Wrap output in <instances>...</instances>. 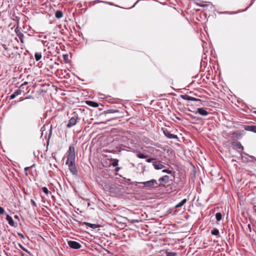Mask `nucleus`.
Instances as JSON below:
<instances>
[{
  "label": "nucleus",
  "mask_w": 256,
  "mask_h": 256,
  "mask_svg": "<svg viewBox=\"0 0 256 256\" xmlns=\"http://www.w3.org/2000/svg\"><path fill=\"white\" fill-rule=\"evenodd\" d=\"M67 154L68 155L66 161H75L76 153L75 149L74 146H69Z\"/></svg>",
  "instance_id": "f257e3e1"
},
{
  "label": "nucleus",
  "mask_w": 256,
  "mask_h": 256,
  "mask_svg": "<svg viewBox=\"0 0 256 256\" xmlns=\"http://www.w3.org/2000/svg\"><path fill=\"white\" fill-rule=\"evenodd\" d=\"M66 164L68 165V170L72 175H76L78 170L76 166L75 161H66Z\"/></svg>",
  "instance_id": "f03ea898"
},
{
  "label": "nucleus",
  "mask_w": 256,
  "mask_h": 256,
  "mask_svg": "<svg viewBox=\"0 0 256 256\" xmlns=\"http://www.w3.org/2000/svg\"><path fill=\"white\" fill-rule=\"evenodd\" d=\"M78 119V114L76 112H74L72 114V116L70 118V119L69 120L68 123L66 125V127L68 128H70L72 126H74L76 124Z\"/></svg>",
  "instance_id": "7ed1b4c3"
},
{
  "label": "nucleus",
  "mask_w": 256,
  "mask_h": 256,
  "mask_svg": "<svg viewBox=\"0 0 256 256\" xmlns=\"http://www.w3.org/2000/svg\"><path fill=\"white\" fill-rule=\"evenodd\" d=\"M232 144L233 148L236 150L238 152L240 153L242 158H244V156L242 155V151L244 150V147L241 144L240 142H232Z\"/></svg>",
  "instance_id": "20e7f679"
},
{
  "label": "nucleus",
  "mask_w": 256,
  "mask_h": 256,
  "mask_svg": "<svg viewBox=\"0 0 256 256\" xmlns=\"http://www.w3.org/2000/svg\"><path fill=\"white\" fill-rule=\"evenodd\" d=\"M138 184H140L144 185L145 187L147 188H152L154 187V185H158V184L156 180L152 179L150 180L144 182H137Z\"/></svg>",
  "instance_id": "39448f33"
},
{
  "label": "nucleus",
  "mask_w": 256,
  "mask_h": 256,
  "mask_svg": "<svg viewBox=\"0 0 256 256\" xmlns=\"http://www.w3.org/2000/svg\"><path fill=\"white\" fill-rule=\"evenodd\" d=\"M68 246L71 248L75 250L80 249L82 247L80 243L74 240H68Z\"/></svg>",
  "instance_id": "423d86ee"
},
{
  "label": "nucleus",
  "mask_w": 256,
  "mask_h": 256,
  "mask_svg": "<svg viewBox=\"0 0 256 256\" xmlns=\"http://www.w3.org/2000/svg\"><path fill=\"white\" fill-rule=\"evenodd\" d=\"M163 131L164 134L169 139H178V136L176 134H171L167 129L163 128L162 129Z\"/></svg>",
  "instance_id": "0eeeda50"
},
{
  "label": "nucleus",
  "mask_w": 256,
  "mask_h": 256,
  "mask_svg": "<svg viewBox=\"0 0 256 256\" xmlns=\"http://www.w3.org/2000/svg\"><path fill=\"white\" fill-rule=\"evenodd\" d=\"M14 32L16 34V36L19 38L20 42L22 43H24V34L22 32H21L20 28H19L18 26L16 28H15Z\"/></svg>",
  "instance_id": "6e6552de"
},
{
  "label": "nucleus",
  "mask_w": 256,
  "mask_h": 256,
  "mask_svg": "<svg viewBox=\"0 0 256 256\" xmlns=\"http://www.w3.org/2000/svg\"><path fill=\"white\" fill-rule=\"evenodd\" d=\"M181 98L183 100H186L188 101H200V99L189 96L187 94L182 95Z\"/></svg>",
  "instance_id": "1a4fd4ad"
},
{
  "label": "nucleus",
  "mask_w": 256,
  "mask_h": 256,
  "mask_svg": "<svg viewBox=\"0 0 256 256\" xmlns=\"http://www.w3.org/2000/svg\"><path fill=\"white\" fill-rule=\"evenodd\" d=\"M6 219L10 226H14V228L17 226V224L14 222L12 217L8 214L6 215Z\"/></svg>",
  "instance_id": "9d476101"
},
{
  "label": "nucleus",
  "mask_w": 256,
  "mask_h": 256,
  "mask_svg": "<svg viewBox=\"0 0 256 256\" xmlns=\"http://www.w3.org/2000/svg\"><path fill=\"white\" fill-rule=\"evenodd\" d=\"M244 129L247 131L256 132V126L255 125H245Z\"/></svg>",
  "instance_id": "9b49d317"
},
{
  "label": "nucleus",
  "mask_w": 256,
  "mask_h": 256,
  "mask_svg": "<svg viewBox=\"0 0 256 256\" xmlns=\"http://www.w3.org/2000/svg\"><path fill=\"white\" fill-rule=\"evenodd\" d=\"M22 92H24V90L21 89L16 90L10 96V100L14 99L16 96L21 94Z\"/></svg>",
  "instance_id": "f8f14e48"
},
{
  "label": "nucleus",
  "mask_w": 256,
  "mask_h": 256,
  "mask_svg": "<svg viewBox=\"0 0 256 256\" xmlns=\"http://www.w3.org/2000/svg\"><path fill=\"white\" fill-rule=\"evenodd\" d=\"M197 112L200 115L202 116H206L208 115V112L203 108H199L197 109Z\"/></svg>",
  "instance_id": "ddd939ff"
},
{
  "label": "nucleus",
  "mask_w": 256,
  "mask_h": 256,
  "mask_svg": "<svg viewBox=\"0 0 256 256\" xmlns=\"http://www.w3.org/2000/svg\"><path fill=\"white\" fill-rule=\"evenodd\" d=\"M152 165L156 170H162L164 167V165L158 163L156 162H154Z\"/></svg>",
  "instance_id": "4468645a"
},
{
  "label": "nucleus",
  "mask_w": 256,
  "mask_h": 256,
  "mask_svg": "<svg viewBox=\"0 0 256 256\" xmlns=\"http://www.w3.org/2000/svg\"><path fill=\"white\" fill-rule=\"evenodd\" d=\"M169 176H164L159 179V182H160L168 183L169 181Z\"/></svg>",
  "instance_id": "2eb2a0df"
},
{
  "label": "nucleus",
  "mask_w": 256,
  "mask_h": 256,
  "mask_svg": "<svg viewBox=\"0 0 256 256\" xmlns=\"http://www.w3.org/2000/svg\"><path fill=\"white\" fill-rule=\"evenodd\" d=\"M83 224L89 226L90 228L92 229H96V228L100 227V226L98 224H92L87 222H83Z\"/></svg>",
  "instance_id": "dca6fc26"
},
{
  "label": "nucleus",
  "mask_w": 256,
  "mask_h": 256,
  "mask_svg": "<svg viewBox=\"0 0 256 256\" xmlns=\"http://www.w3.org/2000/svg\"><path fill=\"white\" fill-rule=\"evenodd\" d=\"M187 202V199L184 198L175 206V208H178L183 206Z\"/></svg>",
  "instance_id": "f3484780"
},
{
  "label": "nucleus",
  "mask_w": 256,
  "mask_h": 256,
  "mask_svg": "<svg viewBox=\"0 0 256 256\" xmlns=\"http://www.w3.org/2000/svg\"><path fill=\"white\" fill-rule=\"evenodd\" d=\"M110 161L112 162L111 165L114 167L117 166L118 165V160L116 158H110Z\"/></svg>",
  "instance_id": "a211bd4d"
},
{
  "label": "nucleus",
  "mask_w": 256,
  "mask_h": 256,
  "mask_svg": "<svg viewBox=\"0 0 256 256\" xmlns=\"http://www.w3.org/2000/svg\"><path fill=\"white\" fill-rule=\"evenodd\" d=\"M86 102L88 106H91L94 108H97L98 106V104L97 102H94L88 100V101H86Z\"/></svg>",
  "instance_id": "6ab92c4d"
},
{
  "label": "nucleus",
  "mask_w": 256,
  "mask_h": 256,
  "mask_svg": "<svg viewBox=\"0 0 256 256\" xmlns=\"http://www.w3.org/2000/svg\"><path fill=\"white\" fill-rule=\"evenodd\" d=\"M63 16V13L60 10H57L55 13V16L58 18H60Z\"/></svg>",
  "instance_id": "aec40b11"
},
{
  "label": "nucleus",
  "mask_w": 256,
  "mask_h": 256,
  "mask_svg": "<svg viewBox=\"0 0 256 256\" xmlns=\"http://www.w3.org/2000/svg\"><path fill=\"white\" fill-rule=\"evenodd\" d=\"M34 58L36 61H38L42 58V54L40 52H36L34 54Z\"/></svg>",
  "instance_id": "412c9836"
},
{
  "label": "nucleus",
  "mask_w": 256,
  "mask_h": 256,
  "mask_svg": "<svg viewBox=\"0 0 256 256\" xmlns=\"http://www.w3.org/2000/svg\"><path fill=\"white\" fill-rule=\"evenodd\" d=\"M211 234L212 235L218 236L219 234V230L218 229L215 228L211 231Z\"/></svg>",
  "instance_id": "4be33fe9"
},
{
  "label": "nucleus",
  "mask_w": 256,
  "mask_h": 256,
  "mask_svg": "<svg viewBox=\"0 0 256 256\" xmlns=\"http://www.w3.org/2000/svg\"><path fill=\"white\" fill-rule=\"evenodd\" d=\"M222 215L220 212H217L216 214V218L218 222L222 220Z\"/></svg>",
  "instance_id": "5701e85b"
},
{
  "label": "nucleus",
  "mask_w": 256,
  "mask_h": 256,
  "mask_svg": "<svg viewBox=\"0 0 256 256\" xmlns=\"http://www.w3.org/2000/svg\"><path fill=\"white\" fill-rule=\"evenodd\" d=\"M136 156L138 158H146L148 157V156L146 155H144L141 153L138 154Z\"/></svg>",
  "instance_id": "b1692460"
},
{
  "label": "nucleus",
  "mask_w": 256,
  "mask_h": 256,
  "mask_svg": "<svg viewBox=\"0 0 256 256\" xmlns=\"http://www.w3.org/2000/svg\"><path fill=\"white\" fill-rule=\"evenodd\" d=\"M177 253L176 252H167L166 256H176Z\"/></svg>",
  "instance_id": "393cba45"
},
{
  "label": "nucleus",
  "mask_w": 256,
  "mask_h": 256,
  "mask_svg": "<svg viewBox=\"0 0 256 256\" xmlns=\"http://www.w3.org/2000/svg\"><path fill=\"white\" fill-rule=\"evenodd\" d=\"M42 190L44 192L46 195H48V194H49V190L46 187H42Z\"/></svg>",
  "instance_id": "a878e982"
},
{
  "label": "nucleus",
  "mask_w": 256,
  "mask_h": 256,
  "mask_svg": "<svg viewBox=\"0 0 256 256\" xmlns=\"http://www.w3.org/2000/svg\"><path fill=\"white\" fill-rule=\"evenodd\" d=\"M119 111L118 110H114V109H112V110H109L107 111V113H108V114H111V113H115V112H118Z\"/></svg>",
  "instance_id": "bb28decb"
},
{
  "label": "nucleus",
  "mask_w": 256,
  "mask_h": 256,
  "mask_svg": "<svg viewBox=\"0 0 256 256\" xmlns=\"http://www.w3.org/2000/svg\"><path fill=\"white\" fill-rule=\"evenodd\" d=\"M28 84V82H24L23 84H22L20 86V88L18 89H21V90H23V89L24 88V86H25Z\"/></svg>",
  "instance_id": "cd10ccee"
},
{
  "label": "nucleus",
  "mask_w": 256,
  "mask_h": 256,
  "mask_svg": "<svg viewBox=\"0 0 256 256\" xmlns=\"http://www.w3.org/2000/svg\"><path fill=\"white\" fill-rule=\"evenodd\" d=\"M34 166V164L32 166H28V167H26L24 168V172H26V174L27 176L28 174V170L30 168H32Z\"/></svg>",
  "instance_id": "c85d7f7f"
},
{
  "label": "nucleus",
  "mask_w": 256,
  "mask_h": 256,
  "mask_svg": "<svg viewBox=\"0 0 256 256\" xmlns=\"http://www.w3.org/2000/svg\"><path fill=\"white\" fill-rule=\"evenodd\" d=\"M162 172H164V173H167L168 174H170L172 173V172L170 170H168V169H164V170H162Z\"/></svg>",
  "instance_id": "c756f323"
},
{
  "label": "nucleus",
  "mask_w": 256,
  "mask_h": 256,
  "mask_svg": "<svg viewBox=\"0 0 256 256\" xmlns=\"http://www.w3.org/2000/svg\"><path fill=\"white\" fill-rule=\"evenodd\" d=\"M30 202H31V204H32V206L34 207H36V206H37V204H36V202H35V201H34V200L31 199V200H30Z\"/></svg>",
  "instance_id": "7c9ffc66"
},
{
  "label": "nucleus",
  "mask_w": 256,
  "mask_h": 256,
  "mask_svg": "<svg viewBox=\"0 0 256 256\" xmlns=\"http://www.w3.org/2000/svg\"><path fill=\"white\" fill-rule=\"evenodd\" d=\"M4 209L0 206V214H3L4 213Z\"/></svg>",
  "instance_id": "2f4dec72"
},
{
  "label": "nucleus",
  "mask_w": 256,
  "mask_h": 256,
  "mask_svg": "<svg viewBox=\"0 0 256 256\" xmlns=\"http://www.w3.org/2000/svg\"><path fill=\"white\" fill-rule=\"evenodd\" d=\"M46 130V126L44 125L40 128V130L42 131V136L43 135V132Z\"/></svg>",
  "instance_id": "473e14b6"
},
{
  "label": "nucleus",
  "mask_w": 256,
  "mask_h": 256,
  "mask_svg": "<svg viewBox=\"0 0 256 256\" xmlns=\"http://www.w3.org/2000/svg\"><path fill=\"white\" fill-rule=\"evenodd\" d=\"M154 159L152 158H150L146 160V162H151L152 160H154Z\"/></svg>",
  "instance_id": "72a5a7b5"
},
{
  "label": "nucleus",
  "mask_w": 256,
  "mask_h": 256,
  "mask_svg": "<svg viewBox=\"0 0 256 256\" xmlns=\"http://www.w3.org/2000/svg\"><path fill=\"white\" fill-rule=\"evenodd\" d=\"M18 236H20L22 238H24V234H22V233L18 232Z\"/></svg>",
  "instance_id": "f704fd0d"
},
{
  "label": "nucleus",
  "mask_w": 256,
  "mask_h": 256,
  "mask_svg": "<svg viewBox=\"0 0 256 256\" xmlns=\"http://www.w3.org/2000/svg\"><path fill=\"white\" fill-rule=\"evenodd\" d=\"M131 222H132V223H134V222H140V220H131Z\"/></svg>",
  "instance_id": "c9c22d12"
},
{
  "label": "nucleus",
  "mask_w": 256,
  "mask_h": 256,
  "mask_svg": "<svg viewBox=\"0 0 256 256\" xmlns=\"http://www.w3.org/2000/svg\"><path fill=\"white\" fill-rule=\"evenodd\" d=\"M248 230L251 232H252V228H251V226H250V224H248Z\"/></svg>",
  "instance_id": "e433bc0d"
},
{
  "label": "nucleus",
  "mask_w": 256,
  "mask_h": 256,
  "mask_svg": "<svg viewBox=\"0 0 256 256\" xmlns=\"http://www.w3.org/2000/svg\"><path fill=\"white\" fill-rule=\"evenodd\" d=\"M249 157L252 158L251 161H253L254 160H256V158L254 156H250Z\"/></svg>",
  "instance_id": "4c0bfd02"
},
{
  "label": "nucleus",
  "mask_w": 256,
  "mask_h": 256,
  "mask_svg": "<svg viewBox=\"0 0 256 256\" xmlns=\"http://www.w3.org/2000/svg\"><path fill=\"white\" fill-rule=\"evenodd\" d=\"M120 168H119V167H116V168H115V172H118L120 170Z\"/></svg>",
  "instance_id": "58836bf2"
},
{
  "label": "nucleus",
  "mask_w": 256,
  "mask_h": 256,
  "mask_svg": "<svg viewBox=\"0 0 256 256\" xmlns=\"http://www.w3.org/2000/svg\"><path fill=\"white\" fill-rule=\"evenodd\" d=\"M175 118H176V120H182V119H181L180 117L177 116H175Z\"/></svg>",
  "instance_id": "ea45409f"
},
{
  "label": "nucleus",
  "mask_w": 256,
  "mask_h": 256,
  "mask_svg": "<svg viewBox=\"0 0 256 256\" xmlns=\"http://www.w3.org/2000/svg\"><path fill=\"white\" fill-rule=\"evenodd\" d=\"M254 211L256 213V206H254L253 207Z\"/></svg>",
  "instance_id": "a19ab883"
},
{
  "label": "nucleus",
  "mask_w": 256,
  "mask_h": 256,
  "mask_svg": "<svg viewBox=\"0 0 256 256\" xmlns=\"http://www.w3.org/2000/svg\"><path fill=\"white\" fill-rule=\"evenodd\" d=\"M14 218L16 219H18V215H14Z\"/></svg>",
  "instance_id": "79ce46f5"
},
{
  "label": "nucleus",
  "mask_w": 256,
  "mask_h": 256,
  "mask_svg": "<svg viewBox=\"0 0 256 256\" xmlns=\"http://www.w3.org/2000/svg\"><path fill=\"white\" fill-rule=\"evenodd\" d=\"M2 46H3V48H4L5 50H6V44H3V45H2Z\"/></svg>",
  "instance_id": "37998d69"
},
{
  "label": "nucleus",
  "mask_w": 256,
  "mask_h": 256,
  "mask_svg": "<svg viewBox=\"0 0 256 256\" xmlns=\"http://www.w3.org/2000/svg\"><path fill=\"white\" fill-rule=\"evenodd\" d=\"M19 246H20V247L21 248H22V250H24V248L22 247V244H19Z\"/></svg>",
  "instance_id": "c03bdc74"
},
{
  "label": "nucleus",
  "mask_w": 256,
  "mask_h": 256,
  "mask_svg": "<svg viewBox=\"0 0 256 256\" xmlns=\"http://www.w3.org/2000/svg\"><path fill=\"white\" fill-rule=\"evenodd\" d=\"M52 131V126H50V134H51Z\"/></svg>",
  "instance_id": "a18cd8bd"
},
{
  "label": "nucleus",
  "mask_w": 256,
  "mask_h": 256,
  "mask_svg": "<svg viewBox=\"0 0 256 256\" xmlns=\"http://www.w3.org/2000/svg\"><path fill=\"white\" fill-rule=\"evenodd\" d=\"M254 0H252V2H251L250 5H252L254 3Z\"/></svg>",
  "instance_id": "49530a36"
},
{
  "label": "nucleus",
  "mask_w": 256,
  "mask_h": 256,
  "mask_svg": "<svg viewBox=\"0 0 256 256\" xmlns=\"http://www.w3.org/2000/svg\"><path fill=\"white\" fill-rule=\"evenodd\" d=\"M198 4L200 6H204V5H201V4Z\"/></svg>",
  "instance_id": "de8ad7c7"
},
{
  "label": "nucleus",
  "mask_w": 256,
  "mask_h": 256,
  "mask_svg": "<svg viewBox=\"0 0 256 256\" xmlns=\"http://www.w3.org/2000/svg\"><path fill=\"white\" fill-rule=\"evenodd\" d=\"M250 6H251L250 4V5H249V6H248V8H249V7H250Z\"/></svg>",
  "instance_id": "09e8293b"
},
{
  "label": "nucleus",
  "mask_w": 256,
  "mask_h": 256,
  "mask_svg": "<svg viewBox=\"0 0 256 256\" xmlns=\"http://www.w3.org/2000/svg\"><path fill=\"white\" fill-rule=\"evenodd\" d=\"M250 6H251L250 4V5H249V6H248V8H249V7H250Z\"/></svg>",
  "instance_id": "8fccbe9b"
},
{
  "label": "nucleus",
  "mask_w": 256,
  "mask_h": 256,
  "mask_svg": "<svg viewBox=\"0 0 256 256\" xmlns=\"http://www.w3.org/2000/svg\"><path fill=\"white\" fill-rule=\"evenodd\" d=\"M250 6H251L250 4V5H249V6H248V8H249V7H250Z\"/></svg>",
  "instance_id": "3c124183"
}]
</instances>
